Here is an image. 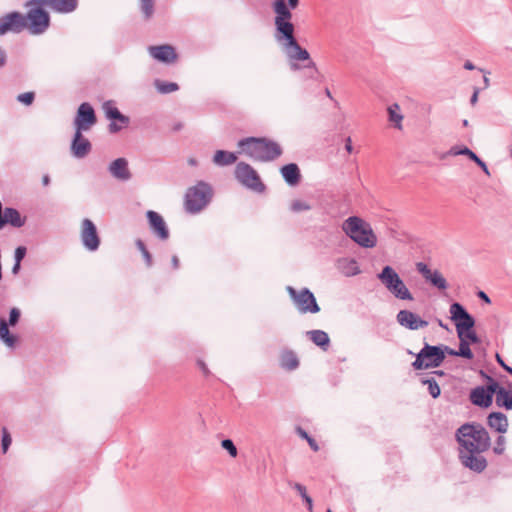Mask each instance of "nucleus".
<instances>
[{"label": "nucleus", "mask_w": 512, "mask_h": 512, "mask_svg": "<svg viewBox=\"0 0 512 512\" xmlns=\"http://www.w3.org/2000/svg\"><path fill=\"white\" fill-rule=\"evenodd\" d=\"M103 108L105 110L106 117L113 120L108 126L110 133H117L123 127L128 126L130 122L129 117L123 115L118 108L114 106L112 101H106Z\"/></svg>", "instance_id": "nucleus-16"}, {"label": "nucleus", "mask_w": 512, "mask_h": 512, "mask_svg": "<svg viewBox=\"0 0 512 512\" xmlns=\"http://www.w3.org/2000/svg\"><path fill=\"white\" fill-rule=\"evenodd\" d=\"M461 464L480 473V424L465 423L455 433Z\"/></svg>", "instance_id": "nucleus-1"}, {"label": "nucleus", "mask_w": 512, "mask_h": 512, "mask_svg": "<svg viewBox=\"0 0 512 512\" xmlns=\"http://www.w3.org/2000/svg\"><path fill=\"white\" fill-rule=\"evenodd\" d=\"M297 432L302 438L306 439L310 448L313 451L317 452L319 450V446H318L316 440L314 438H312L311 436H309L305 430H303L301 427H298Z\"/></svg>", "instance_id": "nucleus-40"}, {"label": "nucleus", "mask_w": 512, "mask_h": 512, "mask_svg": "<svg viewBox=\"0 0 512 512\" xmlns=\"http://www.w3.org/2000/svg\"><path fill=\"white\" fill-rule=\"evenodd\" d=\"M281 44L291 62L308 61L304 67L316 69V64L311 60L309 52L299 45L294 34L286 37V39H282Z\"/></svg>", "instance_id": "nucleus-13"}, {"label": "nucleus", "mask_w": 512, "mask_h": 512, "mask_svg": "<svg viewBox=\"0 0 512 512\" xmlns=\"http://www.w3.org/2000/svg\"><path fill=\"white\" fill-rule=\"evenodd\" d=\"M281 174L285 182L290 186L297 185L301 180L300 169L295 163H289L281 168Z\"/></svg>", "instance_id": "nucleus-26"}, {"label": "nucleus", "mask_w": 512, "mask_h": 512, "mask_svg": "<svg viewBox=\"0 0 512 512\" xmlns=\"http://www.w3.org/2000/svg\"><path fill=\"white\" fill-rule=\"evenodd\" d=\"M289 486L297 491V493L300 495V497L302 498V500L306 504L307 509L309 510V512H312V510H313V500L308 495L306 487L304 485L300 484V483H297V482H289Z\"/></svg>", "instance_id": "nucleus-33"}, {"label": "nucleus", "mask_w": 512, "mask_h": 512, "mask_svg": "<svg viewBox=\"0 0 512 512\" xmlns=\"http://www.w3.org/2000/svg\"><path fill=\"white\" fill-rule=\"evenodd\" d=\"M416 269L432 286L439 290L447 289L448 283L438 270H431L424 262H418L416 264Z\"/></svg>", "instance_id": "nucleus-18"}, {"label": "nucleus", "mask_w": 512, "mask_h": 512, "mask_svg": "<svg viewBox=\"0 0 512 512\" xmlns=\"http://www.w3.org/2000/svg\"><path fill=\"white\" fill-rule=\"evenodd\" d=\"M221 446L227 450V452L232 456V457H236L237 456V448L235 446V444L233 443V441L231 439H224L222 440L221 442Z\"/></svg>", "instance_id": "nucleus-41"}, {"label": "nucleus", "mask_w": 512, "mask_h": 512, "mask_svg": "<svg viewBox=\"0 0 512 512\" xmlns=\"http://www.w3.org/2000/svg\"><path fill=\"white\" fill-rule=\"evenodd\" d=\"M4 226L10 224L15 228H20L25 224V218L21 216L19 211L12 207H6L3 211Z\"/></svg>", "instance_id": "nucleus-27"}, {"label": "nucleus", "mask_w": 512, "mask_h": 512, "mask_svg": "<svg viewBox=\"0 0 512 512\" xmlns=\"http://www.w3.org/2000/svg\"><path fill=\"white\" fill-rule=\"evenodd\" d=\"M146 217L151 231L160 240L166 241L169 238L170 233L163 217L158 212L153 210L147 211Z\"/></svg>", "instance_id": "nucleus-19"}, {"label": "nucleus", "mask_w": 512, "mask_h": 512, "mask_svg": "<svg viewBox=\"0 0 512 512\" xmlns=\"http://www.w3.org/2000/svg\"><path fill=\"white\" fill-rule=\"evenodd\" d=\"M481 441H482V451H484L485 449H487L490 446V439H489L488 433L483 428H482Z\"/></svg>", "instance_id": "nucleus-48"}, {"label": "nucleus", "mask_w": 512, "mask_h": 512, "mask_svg": "<svg viewBox=\"0 0 512 512\" xmlns=\"http://www.w3.org/2000/svg\"><path fill=\"white\" fill-rule=\"evenodd\" d=\"M238 145L255 161L269 162L282 155L281 146L277 142L265 137L244 138L239 141Z\"/></svg>", "instance_id": "nucleus-2"}, {"label": "nucleus", "mask_w": 512, "mask_h": 512, "mask_svg": "<svg viewBox=\"0 0 512 512\" xmlns=\"http://www.w3.org/2000/svg\"><path fill=\"white\" fill-rule=\"evenodd\" d=\"M26 28V18L18 11H13L0 17V35H4L8 32L18 34Z\"/></svg>", "instance_id": "nucleus-14"}, {"label": "nucleus", "mask_w": 512, "mask_h": 512, "mask_svg": "<svg viewBox=\"0 0 512 512\" xmlns=\"http://www.w3.org/2000/svg\"><path fill=\"white\" fill-rule=\"evenodd\" d=\"M197 363H198V366L200 367V369L202 370L203 374L205 376H208L210 374V371H209L207 365L205 364V362L202 360H198Z\"/></svg>", "instance_id": "nucleus-51"}, {"label": "nucleus", "mask_w": 512, "mask_h": 512, "mask_svg": "<svg viewBox=\"0 0 512 512\" xmlns=\"http://www.w3.org/2000/svg\"><path fill=\"white\" fill-rule=\"evenodd\" d=\"M280 366L288 371H293L299 367V359L292 350L285 349L280 354Z\"/></svg>", "instance_id": "nucleus-29"}, {"label": "nucleus", "mask_w": 512, "mask_h": 512, "mask_svg": "<svg viewBox=\"0 0 512 512\" xmlns=\"http://www.w3.org/2000/svg\"><path fill=\"white\" fill-rule=\"evenodd\" d=\"M487 424L490 429L498 433H505L508 428V419L501 412H493L487 417Z\"/></svg>", "instance_id": "nucleus-25"}, {"label": "nucleus", "mask_w": 512, "mask_h": 512, "mask_svg": "<svg viewBox=\"0 0 512 512\" xmlns=\"http://www.w3.org/2000/svg\"><path fill=\"white\" fill-rule=\"evenodd\" d=\"M423 385H427L428 392L433 398H438L441 394L440 386L434 378H427L421 380Z\"/></svg>", "instance_id": "nucleus-37"}, {"label": "nucleus", "mask_w": 512, "mask_h": 512, "mask_svg": "<svg viewBox=\"0 0 512 512\" xmlns=\"http://www.w3.org/2000/svg\"><path fill=\"white\" fill-rule=\"evenodd\" d=\"M470 400L474 405L480 406V386H476L472 389Z\"/></svg>", "instance_id": "nucleus-45"}, {"label": "nucleus", "mask_w": 512, "mask_h": 512, "mask_svg": "<svg viewBox=\"0 0 512 512\" xmlns=\"http://www.w3.org/2000/svg\"><path fill=\"white\" fill-rule=\"evenodd\" d=\"M135 245H136L137 249L141 252L143 259L146 263V266L151 267L153 264V258H152L151 253L148 251L145 243L141 239H137L135 241Z\"/></svg>", "instance_id": "nucleus-38"}, {"label": "nucleus", "mask_w": 512, "mask_h": 512, "mask_svg": "<svg viewBox=\"0 0 512 512\" xmlns=\"http://www.w3.org/2000/svg\"><path fill=\"white\" fill-rule=\"evenodd\" d=\"M25 6L30 7L24 17L26 18L27 28L32 35L43 34L50 26V15L44 9L45 5L30 4L29 1Z\"/></svg>", "instance_id": "nucleus-10"}, {"label": "nucleus", "mask_w": 512, "mask_h": 512, "mask_svg": "<svg viewBox=\"0 0 512 512\" xmlns=\"http://www.w3.org/2000/svg\"><path fill=\"white\" fill-rule=\"evenodd\" d=\"M464 68L465 69H468V70H471L474 68V65L470 62V61H467L465 64H464Z\"/></svg>", "instance_id": "nucleus-60"}, {"label": "nucleus", "mask_w": 512, "mask_h": 512, "mask_svg": "<svg viewBox=\"0 0 512 512\" xmlns=\"http://www.w3.org/2000/svg\"><path fill=\"white\" fill-rule=\"evenodd\" d=\"M460 155L468 156L473 162L480 166V157L472 150H470L468 147L463 145L452 146L447 152L442 154L441 159H445L448 156L455 157Z\"/></svg>", "instance_id": "nucleus-28"}, {"label": "nucleus", "mask_w": 512, "mask_h": 512, "mask_svg": "<svg viewBox=\"0 0 512 512\" xmlns=\"http://www.w3.org/2000/svg\"><path fill=\"white\" fill-rule=\"evenodd\" d=\"M504 450V437L503 436H499L498 437V444L497 446L494 448V451L498 454L502 453Z\"/></svg>", "instance_id": "nucleus-49"}, {"label": "nucleus", "mask_w": 512, "mask_h": 512, "mask_svg": "<svg viewBox=\"0 0 512 512\" xmlns=\"http://www.w3.org/2000/svg\"><path fill=\"white\" fill-rule=\"evenodd\" d=\"M286 290L300 313L315 314L320 311L314 294L308 288H302L300 291H297L292 286H287Z\"/></svg>", "instance_id": "nucleus-11"}, {"label": "nucleus", "mask_w": 512, "mask_h": 512, "mask_svg": "<svg viewBox=\"0 0 512 512\" xmlns=\"http://www.w3.org/2000/svg\"><path fill=\"white\" fill-rule=\"evenodd\" d=\"M432 374H435L437 376H443L445 373L442 370H435L432 372Z\"/></svg>", "instance_id": "nucleus-62"}, {"label": "nucleus", "mask_w": 512, "mask_h": 512, "mask_svg": "<svg viewBox=\"0 0 512 512\" xmlns=\"http://www.w3.org/2000/svg\"><path fill=\"white\" fill-rule=\"evenodd\" d=\"M479 92H480L479 88H477V87L474 88L473 94L471 96V104L474 105L477 102Z\"/></svg>", "instance_id": "nucleus-53"}, {"label": "nucleus", "mask_w": 512, "mask_h": 512, "mask_svg": "<svg viewBox=\"0 0 512 512\" xmlns=\"http://www.w3.org/2000/svg\"><path fill=\"white\" fill-rule=\"evenodd\" d=\"M20 268H21V263L20 262H15L13 267H12V273L14 275L18 274Z\"/></svg>", "instance_id": "nucleus-57"}, {"label": "nucleus", "mask_w": 512, "mask_h": 512, "mask_svg": "<svg viewBox=\"0 0 512 512\" xmlns=\"http://www.w3.org/2000/svg\"><path fill=\"white\" fill-rule=\"evenodd\" d=\"M342 229L347 236L363 248H373L377 244V237L370 224L357 216L347 218L343 222Z\"/></svg>", "instance_id": "nucleus-4"}, {"label": "nucleus", "mask_w": 512, "mask_h": 512, "mask_svg": "<svg viewBox=\"0 0 512 512\" xmlns=\"http://www.w3.org/2000/svg\"><path fill=\"white\" fill-rule=\"evenodd\" d=\"M482 301L488 304L490 303L489 297L484 292H482Z\"/></svg>", "instance_id": "nucleus-61"}, {"label": "nucleus", "mask_w": 512, "mask_h": 512, "mask_svg": "<svg viewBox=\"0 0 512 512\" xmlns=\"http://www.w3.org/2000/svg\"><path fill=\"white\" fill-rule=\"evenodd\" d=\"M445 350L450 355H457V356H461V357H464L467 359H471L473 357V353L469 347V344L462 339H461L458 351H454V350L450 349L448 346H445Z\"/></svg>", "instance_id": "nucleus-34"}, {"label": "nucleus", "mask_w": 512, "mask_h": 512, "mask_svg": "<svg viewBox=\"0 0 512 512\" xmlns=\"http://www.w3.org/2000/svg\"><path fill=\"white\" fill-rule=\"evenodd\" d=\"M97 121L95 111L93 107L87 103H82L78 110L74 120L76 131H87Z\"/></svg>", "instance_id": "nucleus-17"}, {"label": "nucleus", "mask_w": 512, "mask_h": 512, "mask_svg": "<svg viewBox=\"0 0 512 512\" xmlns=\"http://www.w3.org/2000/svg\"><path fill=\"white\" fill-rule=\"evenodd\" d=\"M213 189L204 181H198L194 186L189 187L184 196V209L189 214H197L202 211L211 201Z\"/></svg>", "instance_id": "nucleus-5"}, {"label": "nucleus", "mask_w": 512, "mask_h": 512, "mask_svg": "<svg viewBox=\"0 0 512 512\" xmlns=\"http://www.w3.org/2000/svg\"><path fill=\"white\" fill-rule=\"evenodd\" d=\"M26 247L24 246H19L16 248L15 250V254H14V258H15V262H20L23 260V258L25 257L26 255Z\"/></svg>", "instance_id": "nucleus-47"}, {"label": "nucleus", "mask_w": 512, "mask_h": 512, "mask_svg": "<svg viewBox=\"0 0 512 512\" xmlns=\"http://www.w3.org/2000/svg\"><path fill=\"white\" fill-rule=\"evenodd\" d=\"M498 407H503L507 410L512 409V383L507 385V388L500 386V384L492 377L482 372V407H489L493 398Z\"/></svg>", "instance_id": "nucleus-3"}, {"label": "nucleus", "mask_w": 512, "mask_h": 512, "mask_svg": "<svg viewBox=\"0 0 512 512\" xmlns=\"http://www.w3.org/2000/svg\"><path fill=\"white\" fill-rule=\"evenodd\" d=\"M157 91L161 94H168L179 89V86L175 82H166L161 80H155L154 82Z\"/></svg>", "instance_id": "nucleus-35"}, {"label": "nucleus", "mask_w": 512, "mask_h": 512, "mask_svg": "<svg viewBox=\"0 0 512 512\" xmlns=\"http://www.w3.org/2000/svg\"><path fill=\"white\" fill-rule=\"evenodd\" d=\"M109 172L113 177L127 181L131 178V173L128 169V162L125 158H117L109 166Z\"/></svg>", "instance_id": "nucleus-24"}, {"label": "nucleus", "mask_w": 512, "mask_h": 512, "mask_svg": "<svg viewBox=\"0 0 512 512\" xmlns=\"http://www.w3.org/2000/svg\"><path fill=\"white\" fill-rule=\"evenodd\" d=\"M154 0H140V10L146 20H149L154 14Z\"/></svg>", "instance_id": "nucleus-39"}, {"label": "nucleus", "mask_w": 512, "mask_h": 512, "mask_svg": "<svg viewBox=\"0 0 512 512\" xmlns=\"http://www.w3.org/2000/svg\"><path fill=\"white\" fill-rule=\"evenodd\" d=\"M503 368H504L508 373H510V374L512 375V368H511V367H509V366H508V365H506V364H503Z\"/></svg>", "instance_id": "nucleus-63"}, {"label": "nucleus", "mask_w": 512, "mask_h": 512, "mask_svg": "<svg viewBox=\"0 0 512 512\" xmlns=\"http://www.w3.org/2000/svg\"><path fill=\"white\" fill-rule=\"evenodd\" d=\"M308 338L323 351H327L330 345V338L323 330H310L307 332Z\"/></svg>", "instance_id": "nucleus-30"}, {"label": "nucleus", "mask_w": 512, "mask_h": 512, "mask_svg": "<svg viewBox=\"0 0 512 512\" xmlns=\"http://www.w3.org/2000/svg\"><path fill=\"white\" fill-rule=\"evenodd\" d=\"M311 207L309 204H307L306 202L304 201H301V200H294L292 203H291V210L293 212H301V211H307L309 210Z\"/></svg>", "instance_id": "nucleus-42"}, {"label": "nucleus", "mask_w": 512, "mask_h": 512, "mask_svg": "<svg viewBox=\"0 0 512 512\" xmlns=\"http://www.w3.org/2000/svg\"><path fill=\"white\" fill-rule=\"evenodd\" d=\"M92 150L90 141L82 135V131H76L74 133L71 142V152L76 158L86 157Z\"/></svg>", "instance_id": "nucleus-22"}, {"label": "nucleus", "mask_w": 512, "mask_h": 512, "mask_svg": "<svg viewBox=\"0 0 512 512\" xmlns=\"http://www.w3.org/2000/svg\"><path fill=\"white\" fill-rule=\"evenodd\" d=\"M235 177L241 184L256 192H263L265 190V185L262 183L257 171L245 162H239L236 165Z\"/></svg>", "instance_id": "nucleus-12"}, {"label": "nucleus", "mask_w": 512, "mask_h": 512, "mask_svg": "<svg viewBox=\"0 0 512 512\" xmlns=\"http://www.w3.org/2000/svg\"><path fill=\"white\" fill-rule=\"evenodd\" d=\"M149 54L156 60L170 64L177 59L175 49L168 44L159 46H150L148 48Z\"/></svg>", "instance_id": "nucleus-23"}, {"label": "nucleus", "mask_w": 512, "mask_h": 512, "mask_svg": "<svg viewBox=\"0 0 512 512\" xmlns=\"http://www.w3.org/2000/svg\"><path fill=\"white\" fill-rule=\"evenodd\" d=\"M286 5H288L291 8L296 9L299 5V0H286Z\"/></svg>", "instance_id": "nucleus-55"}, {"label": "nucleus", "mask_w": 512, "mask_h": 512, "mask_svg": "<svg viewBox=\"0 0 512 512\" xmlns=\"http://www.w3.org/2000/svg\"><path fill=\"white\" fill-rule=\"evenodd\" d=\"M272 9L275 13L274 25H275V40L278 43H282V39H286L294 34L295 27L292 23V10L294 8L286 5V0H275L272 3Z\"/></svg>", "instance_id": "nucleus-6"}, {"label": "nucleus", "mask_w": 512, "mask_h": 512, "mask_svg": "<svg viewBox=\"0 0 512 512\" xmlns=\"http://www.w3.org/2000/svg\"><path fill=\"white\" fill-rule=\"evenodd\" d=\"M496 357H497V361L499 362V364L503 367V364H505L504 360L501 359L499 354H496Z\"/></svg>", "instance_id": "nucleus-64"}, {"label": "nucleus", "mask_w": 512, "mask_h": 512, "mask_svg": "<svg viewBox=\"0 0 512 512\" xmlns=\"http://www.w3.org/2000/svg\"><path fill=\"white\" fill-rule=\"evenodd\" d=\"M50 183V177L48 174H45L43 177H42V184L44 186H48Z\"/></svg>", "instance_id": "nucleus-58"}, {"label": "nucleus", "mask_w": 512, "mask_h": 512, "mask_svg": "<svg viewBox=\"0 0 512 512\" xmlns=\"http://www.w3.org/2000/svg\"><path fill=\"white\" fill-rule=\"evenodd\" d=\"M396 319L401 326L409 330H417L428 326V321L421 319L416 313L409 310H400Z\"/></svg>", "instance_id": "nucleus-21"}, {"label": "nucleus", "mask_w": 512, "mask_h": 512, "mask_svg": "<svg viewBox=\"0 0 512 512\" xmlns=\"http://www.w3.org/2000/svg\"><path fill=\"white\" fill-rule=\"evenodd\" d=\"M34 92H25L17 96V100L25 105H31L34 101Z\"/></svg>", "instance_id": "nucleus-43"}, {"label": "nucleus", "mask_w": 512, "mask_h": 512, "mask_svg": "<svg viewBox=\"0 0 512 512\" xmlns=\"http://www.w3.org/2000/svg\"><path fill=\"white\" fill-rule=\"evenodd\" d=\"M81 241L83 246L89 251H96L100 245V237L95 224L88 218L81 223Z\"/></svg>", "instance_id": "nucleus-15"}, {"label": "nucleus", "mask_w": 512, "mask_h": 512, "mask_svg": "<svg viewBox=\"0 0 512 512\" xmlns=\"http://www.w3.org/2000/svg\"><path fill=\"white\" fill-rule=\"evenodd\" d=\"M183 126H184V125H183V123H182V122H176V123H174V124H173V126H172V130H173L174 132H178V131H180V130L183 128Z\"/></svg>", "instance_id": "nucleus-56"}, {"label": "nucleus", "mask_w": 512, "mask_h": 512, "mask_svg": "<svg viewBox=\"0 0 512 512\" xmlns=\"http://www.w3.org/2000/svg\"><path fill=\"white\" fill-rule=\"evenodd\" d=\"M9 324L4 318H0V339L9 347H13L17 341L16 336L10 333Z\"/></svg>", "instance_id": "nucleus-32"}, {"label": "nucleus", "mask_w": 512, "mask_h": 512, "mask_svg": "<svg viewBox=\"0 0 512 512\" xmlns=\"http://www.w3.org/2000/svg\"><path fill=\"white\" fill-rule=\"evenodd\" d=\"M20 310L18 308H12L9 312V319L7 321V323L10 325V326H15L19 319H20Z\"/></svg>", "instance_id": "nucleus-44"}, {"label": "nucleus", "mask_w": 512, "mask_h": 512, "mask_svg": "<svg viewBox=\"0 0 512 512\" xmlns=\"http://www.w3.org/2000/svg\"><path fill=\"white\" fill-rule=\"evenodd\" d=\"M445 346L425 343L412 362L415 370L429 369L440 366L445 359Z\"/></svg>", "instance_id": "nucleus-8"}, {"label": "nucleus", "mask_w": 512, "mask_h": 512, "mask_svg": "<svg viewBox=\"0 0 512 512\" xmlns=\"http://www.w3.org/2000/svg\"><path fill=\"white\" fill-rule=\"evenodd\" d=\"M400 107L398 104H393L388 107L389 120L394 123L395 127L401 128V121L403 116L399 113Z\"/></svg>", "instance_id": "nucleus-36"}, {"label": "nucleus", "mask_w": 512, "mask_h": 512, "mask_svg": "<svg viewBox=\"0 0 512 512\" xmlns=\"http://www.w3.org/2000/svg\"><path fill=\"white\" fill-rule=\"evenodd\" d=\"M345 149L348 153H352L353 151V146H352V141H351V138L350 137H347L346 138V141H345Z\"/></svg>", "instance_id": "nucleus-52"}, {"label": "nucleus", "mask_w": 512, "mask_h": 512, "mask_svg": "<svg viewBox=\"0 0 512 512\" xmlns=\"http://www.w3.org/2000/svg\"><path fill=\"white\" fill-rule=\"evenodd\" d=\"M451 320L456 326L459 338L466 336L472 342H477L478 337L472 328L475 325L474 318L467 312L464 306L458 302H454L450 306Z\"/></svg>", "instance_id": "nucleus-7"}, {"label": "nucleus", "mask_w": 512, "mask_h": 512, "mask_svg": "<svg viewBox=\"0 0 512 512\" xmlns=\"http://www.w3.org/2000/svg\"><path fill=\"white\" fill-rule=\"evenodd\" d=\"M236 160L237 156L235 153L225 150H217L213 157V162L217 166H228L235 163Z\"/></svg>", "instance_id": "nucleus-31"}, {"label": "nucleus", "mask_w": 512, "mask_h": 512, "mask_svg": "<svg viewBox=\"0 0 512 512\" xmlns=\"http://www.w3.org/2000/svg\"><path fill=\"white\" fill-rule=\"evenodd\" d=\"M3 208L2 203L0 202V230L4 227V221H2L3 218Z\"/></svg>", "instance_id": "nucleus-59"}, {"label": "nucleus", "mask_w": 512, "mask_h": 512, "mask_svg": "<svg viewBox=\"0 0 512 512\" xmlns=\"http://www.w3.org/2000/svg\"><path fill=\"white\" fill-rule=\"evenodd\" d=\"M30 4L47 5L52 11L68 14L76 10L78 0H29Z\"/></svg>", "instance_id": "nucleus-20"}, {"label": "nucleus", "mask_w": 512, "mask_h": 512, "mask_svg": "<svg viewBox=\"0 0 512 512\" xmlns=\"http://www.w3.org/2000/svg\"><path fill=\"white\" fill-rule=\"evenodd\" d=\"M171 264H172L173 269H175V270H176V269H178V268H179V266H180V262H179V258H178L176 255L172 256V258H171Z\"/></svg>", "instance_id": "nucleus-54"}, {"label": "nucleus", "mask_w": 512, "mask_h": 512, "mask_svg": "<svg viewBox=\"0 0 512 512\" xmlns=\"http://www.w3.org/2000/svg\"><path fill=\"white\" fill-rule=\"evenodd\" d=\"M11 437L9 433L7 432L6 428H3V436H2V450L4 453L7 452L10 444H11Z\"/></svg>", "instance_id": "nucleus-46"}, {"label": "nucleus", "mask_w": 512, "mask_h": 512, "mask_svg": "<svg viewBox=\"0 0 512 512\" xmlns=\"http://www.w3.org/2000/svg\"><path fill=\"white\" fill-rule=\"evenodd\" d=\"M377 277L396 298L400 300H413L411 292L391 266L383 267Z\"/></svg>", "instance_id": "nucleus-9"}, {"label": "nucleus", "mask_w": 512, "mask_h": 512, "mask_svg": "<svg viewBox=\"0 0 512 512\" xmlns=\"http://www.w3.org/2000/svg\"><path fill=\"white\" fill-rule=\"evenodd\" d=\"M6 62H7V54H6L5 50L2 47H0V68L5 66Z\"/></svg>", "instance_id": "nucleus-50"}]
</instances>
